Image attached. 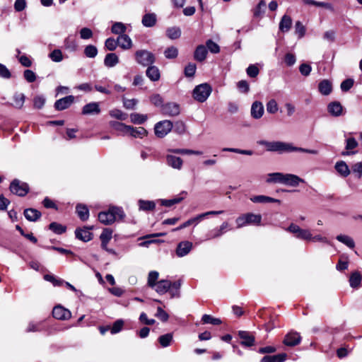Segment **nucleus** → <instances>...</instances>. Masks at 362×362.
I'll return each mask as SVG.
<instances>
[{
	"label": "nucleus",
	"mask_w": 362,
	"mask_h": 362,
	"mask_svg": "<svg viewBox=\"0 0 362 362\" xmlns=\"http://www.w3.org/2000/svg\"><path fill=\"white\" fill-rule=\"evenodd\" d=\"M134 55L136 62L143 66L152 65L156 61L155 55L146 49L137 50Z\"/></svg>",
	"instance_id": "7ed1b4c3"
},
{
	"label": "nucleus",
	"mask_w": 362,
	"mask_h": 362,
	"mask_svg": "<svg viewBox=\"0 0 362 362\" xmlns=\"http://www.w3.org/2000/svg\"><path fill=\"white\" fill-rule=\"evenodd\" d=\"M24 216L29 221H36L40 218L41 213L35 209L30 208L24 211Z\"/></svg>",
	"instance_id": "c756f323"
},
{
	"label": "nucleus",
	"mask_w": 362,
	"mask_h": 362,
	"mask_svg": "<svg viewBox=\"0 0 362 362\" xmlns=\"http://www.w3.org/2000/svg\"><path fill=\"white\" fill-rule=\"evenodd\" d=\"M159 274L156 271H151L148 273V281L147 284L151 288H154L156 284H157V281L158 279Z\"/></svg>",
	"instance_id": "603ef678"
},
{
	"label": "nucleus",
	"mask_w": 362,
	"mask_h": 362,
	"mask_svg": "<svg viewBox=\"0 0 362 362\" xmlns=\"http://www.w3.org/2000/svg\"><path fill=\"white\" fill-rule=\"evenodd\" d=\"M284 173H272L268 174L267 182L268 183H282Z\"/></svg>",
	"instance_id": "09e8293b"
},
{
	"label": "nucleus",
	"mask_w": 362,
	"mask_h": 362,
	"mask_svg": "<svg viewBox=\"0 0 362 362\" xmlns=\"http://www.w3.org/2000/svg\"><path fill=\"white\" fill-rule=\"evenodd\" d=\"M327 110L330 115L339 117L342 114L343 107L339 102H332L327 106Z\"/></svg>",
	"instance_id": "bb28decb"
},
{
	"label": "nucleus",
	"mask_w": 362,
	"mask_h": 362,
	"mask_svg": "<svg viewBox=\"0 0 362 362\" xmlns=\"http://www.w3.org/2000/svg\"><path fill=\"white\" fill-rule=\"evenodd\" d=\"M186 194H187V192L183 191L179 194L178 197H177L175 198L170 199H162L161 204L163 206H165L167 207L172 206L173 205H174L175 204H178L180 202H182L185 198L184 196H185Z\"/></svg>",
	"instance_id": "2f4dec72"
},
{
	"label": "nucleus",
	"mask_w": 362,
	"mask_h": 362,
	"mask_svg": "<svg viewBox=\"0 0 362 362\" xmlns=\"http://www.w3.org/2000/svg\"><path fill=\"white\" fill-rule=\"evenodd\" d=\"M49 57L54 62H60L63 60V54L60 49H55L49 53Z\"/></svg>",
	"instance_id": "bf43d9fd"
},
{
	"label": "nucleus",
	"mask_w": 362,
	"mask_h": 362,
	"mask_svg": "<svg viewBox=\"0 0 362 362\" xmlns=\"http://www.w3.org/2000/svg\"><path fill=\"white\" fill-rule=\"evenodd\" d=\"M138 103V100L133 99H127L125 98H123V105L126 109L133 110L135 108Z\"/></svg>",
	"instance_id": "338daca9"
},
{
	"label": "nucleus",
	"mask_w": 362,
	"mask_h": 362,
	"mask_svg": "<svg viewBox=\"0 0 362 362\" xmlns=\"http://www.w3.org/2000/svg\"><path fill=\"white\" fill-rule=\"evenodd\" d=\"M10 190L13 194H15L20 197L25 196L28 191V185L25 182H22L18 180H14L10 185Z\"/></svg>",
	"instance_id": "6e6552de"
},
{
	"label": "nucleus",
	"mask_w": 362,
	"mask_h": 362,
	"mask_svg": "<svg viewBox=\"0 0 362 362\" xmlns=\"http://www.w3.org/2000/svg\"><path fill=\"white\" fill-rule=\"evenodd\" d=\"M167 36L172 40L177 39L181 35V30L177 27H171L166 30Z\"/></svg>",
	"instance_id": "3c124183"
},
{
	"label": "nucleus",
	"mask_w": 362,
	"mask_h": 362,
	"mask_svg": "<svg viewBox=\"0 0 362 362\" xmlns=\"http://www.w3.org/2000/svg\"><path fill=\"white\" fill-rule=\"evenodd\" d=\"M336 239L340 243L346 245L349 248H354L355 247L354 240L349 235H339L336 237Z\"/></svg>",
	"instance_id": "37998d69"
},
{
	"label": "nucleus",
	"mask_w": 362,
	"mask_h": 362,
	"mask_svg": "<svg viewBox=\"0 0 362 362\" xmlns=\"http://www.w3.org/2000/svg\"><path fill=\"white\" fill-rule=\"evenodd\" d=\"M168 152L177 153V154H187V155H202V152L199 151H194L186 148H170L168 150Z\"/></svg>",
	"instance_id": "ea45409f"
},
{
	"label": "nucleus",
	"mask_w": 362,
	"mask_h": 362,
	"mask_svg": "<svg viewBox=\"0 0 362 362\" xmlns=\"http://www.w3.org/2000/svg\"><path fill=\"white\" fill-rule=\"evenodd\" d=\"M286 358V354L264 356L260 362H284Z\"/></svg>",
	"instance_id": "e433bc0d"
},
{
	"label": "nucleus",
	"mask_w": 362,
	"mask_h": 362,
	"mask_svg": "<svg viewBox=\"0 0 362 362\" xmlns=\"http://www.w3.org/2000/svg\"><path fill=\"white\" fill-rule=\"evenodd\" d=\"M117 46H118L117 39L115 40L112 37H109L105 42V48L110 51L115 50Z\"/></svg>",
	"instance_id": "e2e57ef3"
},
{
	"label": "nucleus",
	"mask_w": 362,
	"mask_h": 362,
	"mask_svg": "<svg viewBox=\"0 0 362 362\" xmlns=\"http://www.w3.org/2000/svg\"><path fill=\"white\" fill-rule=\"evenodd\" d=\"M118 45L123 49H129L132 47L131 38L126 34H122L117 37Z\"/></svg>",
	"instance_id": "c85d7f7f"
},
{
	"label": "nucleus",
	"mask_w": 362,
	"mask_h": 362,
	"mask_svg": "<svg viewBox=\"0 0 362 362\" xmlns=\"http://www.w3.org/2000/svg\"><path fill=\"white\" fill-rule=\"evenodd\" d=\"M250 201L253 203H259V204H267V203H278L279 204L281 203L279 199H276L266 195H255L252 196L250 198Z\"/></svg>",
	"instance_id": "a211bd4d"
},
{
	"label": "nucleus",
	"mask_w": 362,
	"mask_h": 362,
	"mask_svg": "<svg viewBox=\"0 0 362 362\" xmlns=\"http://www.w3.org/2000/svg\"><path fill=\"white\" fill-rule=\"evenodd\" d=\"M123 326L124 321L122 320H116L110 329L111 334H115L119 332L122 329Z\"/></svg>",
	"instance_id": "69168bd1"
},
{
	"label": "nucleus",
	"mask_w": 362,
	"mask_h": 362,
	"mask_svg": "<svg viewBox=\"0 0 362 362\" xmlns=\"http://www.w3.org/2000/svg\"><path fill=\"white\" fill-rule=\"evenodd\" d=\"M334 168L337 173L343 177H346L351 173L349 166L343 160L337 162Z\"/></svg>",
	"instance_id": "cd10ccee"
},
{
	"label": "nucleus",
	"mask_w": 362,
	"mask_h": 362,
	"mask_svg": "<svg viewBox=\"0 0 362 362\" xmlns=\"http://www.w3.org/2000/svg\"><path fill=\"white\" fill-rule=\"evenodd\" d=\"M150 101L156 107H160L163 105V99L159 94H154L151 96Z\"/></svg>",
	"instance_id": "774afa93"
},
{
	"label": "nucleus",
	"mask_w": 362,
	"mask_h": 362,
	"mask_svg": "<svg viewBox=\"0 0 362 362\" xmlns=\"http://www.w3.org/2000/svg\"><path fill=\"white\" fill-rule=\"evenodd\" d=\"M305 182L304 180L293 174H284L282 183L291 187H297L300 183Z\"/></svg>",
	"instance_id": "9b49d317"
},
{
	"label": "nucleus",
	"mask_w": 362,
	"mask_h": 362,
	"mask_svg": "<svg viewBox=\"0 0 362 362\" xmlns=\"http://www.w3.org/2000/svg\"><path fill=\"white\" fill-rule=\"evenodd\" d=\"M112 237V230L109 228H105L100 235L101 242L109 243Z\"/></svg>",
	"instance_id": "0e129e2a"
},
{
	"label": "nucleus",
	"mask_w": 362,
	"mask_h": 362,
	"mask_svg": "<svg viewBox=\"0 0 362 362\" xmlns=\"http://www.w3.org/2000/svg\"><path fill=\"white\" fill-rule=\"evenodd\" d=\"M161 112L169 117H175L180 113V107L177 103H168L162 106Z\"/></svg>",
	"instance_id": "1a4fd4ad"
},
{
	"label": "nucleus",
	"mask_w": 362,
	"mask_h": 362,
	"mask_svg": "<svg viewBox=\"0 0 362 362\" xmlns=\"http://www.w3.org/2000/svg\"><path fill=\"white\" fill-rule=\"evenodd\" d=\"M173 127V123L170 120L160 121L155 124V135L158 138H163L171 132Z\"/></svg>",
	"instance_id": "0eeeda50"
},
{
	"label": "nucleus",
	"mask_w": 362,
	"mask_h": 362,
	"mask_svg": "<svg viewBox=\"0 0 362 362\" xmlns=\"http://www.w3.org/2000/svg\"><path fill=\"white\" fill-rule=\"evenodd\" d=\"M171 287V282L168 280H160L155 286V291L162 295L167 293Z\"/></svg>",
	"instance_id": "a878e982"
},
{
	"label": "nucleus",
	"mask_w": 362,
	"mask_h": 362,
	"mask_svg": "<svg viewBox=\"0 0 362 362\" xmlns=\"http://www.w3.org/2000/svg\"><path fill=\"white\" fill-rule=\"evenodd\" d=\"M261 214H256L253 213L243 214L235 219L238 228H240L248 225L259 226L261 225Z\"/></svg>",
	"instance_id": "f03ea898"
},
{
	"label": "nucleus",
	"mask_w": 362,
	"mask_h": 362,
	"mask_svg": "<svg viewBox=\"0 0 362 362\" xmlns=\"http://www.w3.org/2000/svg\"><path fill=\"white\" fill-rule=\"evenodd\" d=\"M52 315L57 320H66L71 317V313L68 309L61 305H57L53 308Z\"/></svg>",
	"instance_id": "f8f14e48"
},
{
	"label": "nucleus",
	"mask_w": 362,
	"mask_h": 362,
	"mask_svg": "<svg viewBox=\"0 0 362 362\" xmlns=\"http://www.w3.org/2000/svg\"><path fill=\"white\" fill-rule=\"evenodd\" d=\"M266 2L264 0H261L257 6L254 8L253 14L256 18H262L265 13L266 10Z\"/></svg>",
	"instance_id": "a19ab883"
},
{
	"label": "nucleus",
	"mask_w": 362,
	"mask_h": 362,
	"mask_svg": "<svg viewBox=\"0 0 362 362\" xmlns=\"http://www.w3.org/2000/svg\"><path fill=\"white\" fill-rule=\"evenodd\" d=\"M301 341V337L297 332L291 331L288 332L284 337L283 343L288 346H295L298 345Z\"/></svg>",
	"instance_id": "9d476101"
},
{
	"label": "nucleus",
	"mask_w": 362,
	"mask_h": 362,
	"mask_svg": "<svg viewBox=\"0 0 362 362\" xmlns=\"http://www.w3.org/2000/svg\"><path fill=\"white\" fill-rule=\"evenodd\" d=\"M84 54L87 57L94 58L98 54V49L94 45H87L84 49Z\"/></svg>",
	"instance_id": "13d9d810"
},
{
	"label": "nucleus",
	"mask_w": 362,
	"mask_h": 362,
	"mask_svg": "<svg viewBox=\"0 0 362 362\" xmlns=\"http://www.w3.org/2000/svg\"><path fill=\"white\" fill-rule=\"evenodd\" d=\"M258 144L261 146H264L269 151H275L279 153L288 152V143L261 140L258 141Z\"/></svg>",
	"instance_id": "39448f33"
},
{
	"label": "nucleus",
	"mask_w": 362,
	"mask_h": 362,
	"mask_svg": "<svg viewBox=\"0 0 362 362\" xmlns=\"http://www.w3.org/2000/svg\"><path fill=\"white\" fill-rule=\"evenodd\" d=\"M46 329V325L45 321L40 322H30L28 323V327L25 329L26 332H42Z\"/></svg>",
	"instance_id": "b1692460"
},
{
	"label": "nucleus",
	"mask_w": 362,
	"mask_h": 362,
	"mask_svg": "<svg viewBox=\"0 0 362 362\" xmlns=\"http://www.w3.org/2000/svg\"><path fill=\"white\" fill-rule=\"evenodd\" d=\"M192 248V243L189 241H183L178 244L176 249V255L180 257L187 255Z\"/></svg>",
	"instance_id": "f3484780"
},
{
	"label": "nucleus",
	"mask_w": 362,
	"mask_h": 362,
	"mask_svg": "<svg viewBox=\"0 0 362 362\" xmlns=\"http://www.w3.org/2000/svg\"><path fill=\"white\" fill-rule=\"evenodd\" d=\"M147 115H142L139 113H132L130 115V120L132 123L136 124H144L147 120Z\"/></svg>",
	"instance_id": "c03bdc74"
},
{
	"label": "nucleus",
	"mask_w": 362,
	"mask_h": 362,
	"mask_svg": "<svg viewBox=\"0 0 362 362\" xmlns=\"http://www.w3.org/2000/svg\"><path fill=\"white\" fill-rule=\"evenodd\" d=\"M197 70V66L194 63H189L185 67V75L186 77H192L194 76L195 72Z\"/></svg>",
	"instance_id": "680f3d73"
},
{
	"label": "nucleus",
	"mask_w": 362,
	"mask_h": 362,
	"mask_svg": "<svg viewBox=\"0 0 362 362\" xmlns=\"http://www.w3.org/2000/svg\"><path fill=\"white\" fill-rule=\"evenodd\" d=\"M74 101L73 95H68L57 100L54 103V107L57 110L61 111L68 108Z\"/></svg>",
	"instance_id": "2eb2a0df"
},
{
	"label": "nucleus",
	"mask_w": 362,
	"mask_h": 362,
	"mask_svg": "<svg viewBox=\"0 0 362 362\" xmlns=\"http://www.w3.org/2000/svg\"><path fill=\"white\" fill-rule=\"evenodd\" d=\"M64 49L69 52H75L77 49V43L72 35H69L64 41Z\"/></svg>",
	"instance_id": "72a5a7b5"
},
{
	"label": "nucleus",
	"mask_w": 362,
	"mask_h": 362,
	"mask_svg": "<svg viewBox=\"0 0 362 362\" xmlns=\"http://www.w3.org/2000/svg\"><path fill=\"white\" fill-rule=\"evenodd\" d=\"M164 55L167 59H175L178 55V49L177 47L171 46L164 51Z\"/></svg>",
	"instance_id": "4d7b16f0"
},
{
	"label": "nucleus",
	"mask_w": 362,
	"mask_h": 362,
	"mask_svg": "<svg viewBox=\"0 0 362 362\" xmlns=\"http://www.w3.org/2000/svg\"><path fill=\"white\" fill-rule=\"evenodd\" d=\"M142 25L146 28L153 27L157 23V16L154 13H148L143 16Z\"/></svg>",
	"instance_id": "4be33fe9"
},
{
	"label": "nucleus",
	"mask_w": 362,
	"mask_h": 362,
	"mask_svg": "<svg viewBox=\"0 0 362 362\" xmlns=\"http://www.w3.org/2000/svg\"><path fill=\"white\" fill-rule=\"evenodd\" d=\"M93 228L84 227L83 228H76L75 230L76 237L83 241L88 242L93 238V233L90 231Z\"/></svg>",
	"instance_id": "ddd939ff"
},
{
	"label": "nucleus",
	"mask_w": 362,
	"mask_h": 362,
	"mask_svg": "<svg viewBox=\"0 0 362 362\" xmlns=\"http://www.w3.org/2000/svg\"><path fill=\"white\" fill-rule=\"evenodd\" d=\"M49 228L56 234H62L66 231V227L57 222H52L49 225Z\"/></svg>",
	"instance_id": "6e6d98bb"
},
{
	"label": "nucleus",
	"mask_w": 362,
	"mask_h": 362,
	"mask_svg": "<svg viewBox=\"0 0 362 362\" xmlns=\"http://www.w3.org/2000/svg\"><path fill=\"white\" fill-rule=\"evenodd\" d=\"M25 96L23 93H16L13 95V106L18 109L22 108L25 103Z\"/></svg>",
	"instance_id": "de8ad7c7"
},
{
	"label": "nucleus",
	"mask_w": 362,
	"mask_h": 362,
	"mask_svg": "<svg viewBox=\"0 0 362 362\" xmlns=\"http://www.w3.org/2000/svg\"><path fill=\"white\" fill-rule=\"evenodd\" d=\"M238 336L241 339L240 344L247 347H250L255 344V337L247 331H239Z\"/></svg>",
	"instance_id": "4468645a"
},
{
	"label": "nucleus",
	"mask_w": 362,
	"mask_h": 362,
	"mask_svg": "<svg viewBox=\"0 0 362 362\" xmlns=\"http://www.w3.org/2000/svg\"><path fill=\"white\" fill-rule=\"evenodd\" d=\"M138 204L140 211H153L156 207V204L153 201L139 199Z\"/></svg>",
	"instance_id": "4c0bfd02"
},
{
	"label": "nucleus",
	"mask_w": 362,
	"mask_h": 362,
	"mask_svg": "<svg viewBox=\"0 0 362 362\" xmlns=\"http://www.w3.org/2000/svg\"><path fill=\"white\" fill-rule=\"evenodd\" d=\"M128 134L135 138H143L147 135V131L141 127L134 128L130 126Z\"/></svg>",
	"instance_id": "c9c22d12"
},
{
	"label": "nucleus",
	"mask_w": 362,
	"mask_h": 362,
	"mask_svg": "<svg viewBox=\"0 0 362 362\" xmlns=\"http://www.w3.org/2000/svg\"><path fill=\"white\" fill-rule=\"evenodd\" d=\"M201 218H199V215H197V216L192 218H190L189 220H187V221H185V223H183L182 224H181L180 226L174 228L173 230V231H177V230H182L186 227H188L191 225H197L198 224L200 221H201Z\"/></svg>",
	"instance_id": "a18cd8bd"
},
{
	"label": "nucleus",
	"mask_w": 362,
	"mask_h": 362,
	"mask_svg": "<svg viewBox=\"0 0 362 362\" xmlns=\"http://www.w3.org/2000/svg\"><path fill=\"white\" fill-rule=\"evenodd\" d=\"M76 211L81 221H86L88 218L89 210L86 205L78 204L76 207Z\"/></svg>",
	"instance_id": "f704fd0d"
},
{
	"label": "nucleus",
	"mask_w": 362,
	"mask_h": 362,
	"mask_svg": "<svg viewBox=\"0 0 362 362\" xmlns=\"http://www.w3.org/2000/svg\"><path fill=\"white\" fill-rule=\"evenodd\" d=\"M100 112V108L99 103L96 102H92L86 104L82 109L83 115H98Z\"/></svg>",
	"instance_id": "6ab92c4d"
},
{
	"label": "nucleus",
	"mask_w": 362,
	"mask_h": 362,
	"mask_svg": "<svg viewBox=\"0 0 362 362\" xmlns=\"http://www.w3.org/2000/svg\"><path fill=\"white\" fill-rule=\"evenodd\" d=\"M111 126L117 131L124 134H128L129 127V125H126L122 122H111Z\"/></svg>",
	"instance_id": "8fccbe9b"
},
{
	"label": "nucleus",
	"mask_w": 362,
	"mask_h": 362,
	"mask_svg": "<svg viewBox=\"0 0 362 362\" xmlns=\"http://www.w3.org/2000/svg\"><path fill=\"white\" fill-rule=\"evenodd\" d=\"M125 216L121 207L112 206L107 211H101L98 214V220L105 225H110L115 222L117 218L122 219Z\"/></svg>",
	"instance_id": "f257e3e1"
},
{
	"label": "nucleus",
	"mask_w": 362,
	"mask_h": 362,
	"mask_svg": "<svg viewBox=\"0 0 362 362\" xmlns=\"http://www.w3.org/2000/svg\"><path fill=\"white\" fill-rule=\"evenodd\" d=\"M202 321L204 324H211L218 325L221 324V320L219 318H216L210 315L204 314L202 317Z\"/></svg>",
	"instance_id": "5fc2aeb1"
},
{
	"label": "nucleus",
	"mask_w": 362,
	"mask_h": 362,
	"mask_svg": "<svg viewBox=\"0 0 362 362\" xmlns=\"http://www.w3.org/2000/svg\"><path fill=\"white\" fill-rule=\"evenodd\" d=\"M205 47L207 48V51L209 50L211 53L217 54L220 52V47L218 45L211 40H208L206 42Z\"/></svg>",
	"instance_id": "052dcab7"
},
{
	"label": "nucleus",
	"mask_w": 362,
	"mask_h": 362,
	"mask_svg": "<svg viewBox=\"0 0 362 362\" xmlns=\"http://www.w3.org/2000/svg\"><path fill=\"white\" fill-rule=\"evenodd\" d=\"M291 25V18L287 15H284L279 23V30L283 33H286L290 30Z\"/></svg>",
	"instance_id": "473e14b6"
},
{
	"label": "nucleus",
	"mask_w": 362,
	"mask_h": 362,
	"mask_svg": "<svg viewBox=\"0 0 362 362\" xmlns=\"http://www.w3.org/2000/svg\"><path fill=\"white\" fill-rule=\"evenodd\" d=\"M119 61V57L115 53H109L105 57L104 64L108 68H112L116 66Z\"/></svg>",
	"instance_id": "7c9ffc66"
},
{
	"label": "nucleus",
	"mask_w": 362,
	"mask_h": 362,
	"mask_svg": "<svg viewBox=\"0 0 362 362\" xmlns=\"http://www.w3.org/2000/svg\"><path fill=\"white\" fill-rule=\"evenodd\" d=\"M146 75L151 81H157L160 77L158 68L153 65H149L148 66L146 71Z\"/></svg>",
	"instance_id": "393cba45"
},
{
	"label": "nucleus",
	"mask_w": 362,
	"mask_h": 362,
	"mask_svg": "<svg viewBox=\"0 0 362 362\" xmlns=\"http://www.w3.org/2000/svg\"><path fill=\"white\" fill-rule=\"evenodd\" d=\"M362 281V275L360 272L356 270L351 273L349 283V286L354 289H358L361 285Z\"/></svg>",
	"instance_id": "dca6fc26"
},
{
	"label": "nucleus",
	"mask_w": 362,
	"mask_h": 362,
	"mask_svg": "<svg viewBox=\"0 0 362 362\" xmlns=\"http://www.w3.org/2000/svg\"><path fill=\"white\" fill-rule=\"evenodd\" d=\"M158 340L162 347H168L170 345L173 340V334L172 333H168L161 335L158 337Z\"/></svg>",
	"instance_id": "79ce46f5"
},
{
	"label": "nucleus",
	"mask_w": 362,
	"mask_h": 362,
	"mask_svg": "<svg viewBox=\"0 0 362 362\" xmlns=\"http://www.w3.org/2000/svg\"><path fill=\"white\" fill-rule=\"evenodd\" d=\"M166 162L169 166L177 170H180L183 164V160L181 158L173 155L166 156Z\"/></svg>",
	"instance_id": "5701e85b"
},
{
	"label": "nucleus",
	"mask_w": 362,
	"mask_h": 362,
	"mask_svg": "<svg viewBox=\"0 0 362 362\" xmlns=\"http://www.w3.org/2000/svg\"><path fill=\"white\" fill-rule=\"evenodd\" d=\"M212 88L208 83H202L197 86L193 90V98L199 103L207 100L211 93Z\"/></svg>",
	"instance_id": "20e7f679"
},
{
	"label": "nucleus",
	"mask_w": 362,
	"mask_h": 362,
	"mask_svg": "<svg viewBox=\"0 0 362 362\" xmlns=\"http://www.w3.org/2000/svg\"><path fill=\"white\" fill-rule=\"evenodd\" d=\"M286 230L293 234L296 238L303 240L310 241L313 238V235L308 229H303L294 223L290 224Z\"/></svg>",
	"instance_id": "423d86ee"
},
{
	"label": "nucleus",
	"mask_w": 362,
	"mask_h": 362,
	"mask_svg": "<svg viewBox=\"0 0 362 362\" xmlns=\"http://www.w3.org/2000/svg\"><path fill=\"white\" fill-rule=\"evenodd\" d=\"M207 48L204 45H198L194 52V59L199 62H204L207 56Z\"/></svg>",
	"instance_id": "aec40b11"
},
{
	"label": "nucleus",
	"mask_w": 362,
	"mask_h": 362,
	"mask_svg": "<svg viewBox=\"0 0 362 362\" xmlns=\"http://www.w3.org/2000/svg\"><path fill=\"white\" fill-rule=\"evenodd\" d=\"M173 129L176 134L182 135L186 132V125L184 122L178 120L173 123Z\"/></svg>",
	"instance_id": "864d4df0"
},
{
	"label": "nucleus",
	"mask_w": 362,
	"mask_h": 362,
	"mask_svg": "<svg viewBox=\"0 0 362 362\" xmlns=\"http://www.w3.org/2000/svg\"><path fill=\"white\" fill-rule=\"evenodd\" d=\"M127 27L126 25L121 22L114 23L112 28L111 32L115 35H122L126 32Z\"/></svg>",
	"instance_id": "49530a36"
},
{
	"label": "nucleus",
	"mask_w": 362,
	"mask_h": 362,
	"mask_svg": "<svg viewBox=\"0 0 362 362\" xmlns=\"http://www.w3.org/2000/svg\"><path fill=\"white\" fill-rule=\"evenodd\" d=\"M264 114V106L261 102L255 101L251 107V116L255 119H259Z\"/></svg>",
	"instance_id": "412c9836"
},
{
	"label": "nucleus",
	"mask_w": 362,
	"mask_h": 362,
	"mask_svg": "<svg viewBox=\"0 0 362 362\" xmlns=\"http://www.w3.org/2000/svg\"><path fill=\"white\" fill-rule=\"evenodd\" d=\"M318 89L322 95H327L332 92V84L328 80H323L319 83Z\"/></svg>",
	"instance_id": "58836bf2"
}]
</instances>
